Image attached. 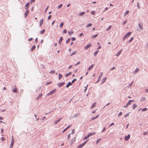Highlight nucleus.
I'll return each instance as SVG.
<instances>
[{
    "instance_id": "obj_35",
    "label": "nucleus",
    "mask_w": 148,
    "mask_h": 148,
    "mask_svg": "<svg viewBox=\"0 0 148 148\" xmlns=\"http://www.w3.org/2000/svg\"><path fill=\"white\" fill-rule=\"evenodd\" d=\"M84 146V145H83V144H80V145H78L77 148H81Z\"/></svg>"
},
{
    "instance_id": "obj_7",
    "label": "nucleus",
    "mask_w": 148,
    "mask_h": 148,
    "mask_svg": "<svg viewBox=\"0 0 148 148\" xmlns=\"http://www.w3.org/2000/svg\"><path fill=\"white\" fill-rule=\"evenodd\" d=\"M139 71V69L138 68H136L135 70L133 72V75L136 74Z\"/></svg>"
},
{
    "instance_id": "obj_17",
    "label": "nucleus",
    "mask_w": 148,
    "mask_h": 148,
    "mask_svg": "<svg viewBox=\"0 0 148 148\" xmlns=\"http://www.w3.org/2000/svg\"><path fill=\"white\" fill-rule=\"evenodd\" d=\"M71 126V125H69L67 127H66L65 129L62 132H65L66 131L67 129L69 128Z\"/></svg>"
},
{
    "instance_id": "obj_55",
    "label": "nucleus",
    "mask_w": 148,
    "mask_h": 148,
    "mask_svg": "<svg viewBox=\"0 0 148 148\" xmlns=\"http://www.w3.org/2000/svg\"><path fill=\"white\" fill-rule=\"evenodd\" d=\"M129 115V113H127V114H125V115H124V116L125 117H126L128 116Z\"/></svg>"
},
{
    "instance_id": "obj_13",
    "label": "nucleus",
    "mask_w": 148,
    "mask_h": 148,
    "mask_svg": "<svg viewBox=\"0 0 148 148\" xmlns=\"http://www.w3.org/2000/svg\"><path fill=\"white\" fill-rule=\"evenodd\" d=\"M29 3H27L25 5V9H26L27 10H28L29 7Z\"/></svg>"
},
{
    "instance_id": "obj_12",
    "label": "nucleus",
    "mask_w": 148,
    "mask_h": 148,
    "mask_svg": "<svg viewBox=\"0 0 148 148\" xmlns=\"http://www.w3.org/2000/svg\"><path fill=\"white\" fill-rule=\"evenodd\" d=\"M130 137V134L128 135L127 136H125V140H128Z\"/></svg>"
},
{
    "instance_id": "obj_54",
    "label": "nucleus",
    "mask_w": 148,
    "mask_h": 148,
    "mask_svg": "<svg viewBox=\"0 0 148 148\" xmlns=\"http://www.w3.org/2000/svg\"><path fill=\"white\" fill-rule=\"evenodd\" d=\"M88 140H87L85 141L82 144L84 145L87 143L88 141Z\"/></svg>"
},
{
    "instance_id": "obj_8",
    "label": "nucleus",
    "mask_w": 148,
    "mask_h": 148,
    "mask_svg": "<svg viewBox=\"0 0 148 148\" xmlns=\"http://www.w3.org/2000/svg\"><path fill=\"white\" fill-rule=\"evenodd\" d=\"M91 46V44H89L87 45L86 46L84 47V49L85 50H87L88 48L90 47Z\"/></svg>"
},
{
    "instance_id": "obj_39",
    "label": "nucleus",
    "mask_w": 148,
    "mask_h": 148,
    "mask_svg": "<svg viewBox=\"0 0 148 148\" xmlns=\"http://www.w3.org/2000/svg\"><path fill=\"white\" fill-rule=\"evenodd\" d=\"M111 28V25H110L109 26V27L106 29V31H109L110 29Z\"/></svg>"
},
{
    "instance_id": "obj_59",
    "label": "nucleus",
    "mask_w": 148,
    "mask_h": 148,
    "mask_svg": "<svg viewBox=\"0 0 148 148\" xmlns=\"http://www.w3.org/2000/svg\"><path fill=\"white\" fill-rule=\"evenodd\" d=\"M46 118V116H45L42 118L40 119L41 120H44Z\"/></svg>"
},
{
    "instance_id": "obj_11",
    "label": "nucleus",
    "mask_w": 148,
    "mask_h": 148,
    "mask_svg": "<svg viewBox=\"0 0 148 148\" xmlns=\"http://www.w3.org/2000/svg\"><path fill=\"white\" fill-rule=\"evenodd\" d=\"M42 93H41L36 98V100H38L40 98L42 97Z\"/></svg>"
},
{
    "instance_id": "obj_60",
    "label": "nucleus",
    "mask_w": 148,
    "mask_h": 148,
    "mask_svg": "<svg viewBox=\"0 0 148 148\" xmlns=\"http://www.w3.org/2000/svg\"><path fill=\"white\" fill-rule=\"evenodd\" d=\"M122 114V113L121 112H120L119 114L118 117L120 116Z\"/></svg>"
},
{
    "instance_id": "obj_43",
    "label": "nucleus",
    "mask_w": 148,
    "mask_h": 148,
    "mask_svg": "<svg viewBox=\"0 0 148 148\" xmlns=\"http://www.w3.org/2000/svg\"><path fill=\"white\" fill-rule=\"evenodd\" d=\"M77 81V79L76 78H75L72 81L71 83H72V84H73L74 83V82L75 81Z\"/></svg>"
},
{
    "instance_id": "obj_40",
    "label": "nucleus",
    "mask_w": 148,
    "mask_h": 148,
    "mask_svg": "<svg viewBox=\"0 0 148 148\" xmlns=\"http://www.w3.org/2000/svg\"><path fill=\"white\" fill-rule=\"evenodd\" d=\"M98 52H99L98 51H97L94 53V56H95L97 55V53H98Z\"/></svg>"
},
{
    "instance_id": "obj_19",
    "label": "nucleus",
    "mask_w": 148,
    "mask_h": 148,
    "mask_svg": "<svg viewBox=\"0 0 148 148\" xmlns=\"http://www.w3.org/2000/svg\"><path fill=\"white\" fill-rule=\"evenodd\" d=\"M43 18L41 19L40 21V25L41 26L43 24Z\"/></svg>"
},
{
    "instance_id": "obj_61",
    "label": "nucleus",
    "mask_w": 148,
    "mask_h": 148,
    "mask_svg": "<svg viewBox=\"0 0 148 148\" xmlns=\"http://www.w3.org/2000/svg\"><path fill=\"white\" fill-rule=\"evenodd\" d=\"M76 39V38L74 37H72L71 38V40L72 41H73L75 40Z\"/></svg>"
},
{
    "instance_id": "obj_18",
    "label": "nucleus",
    "mask_w": 148,
    "mask_h": 148,
    "mask_svg": "<svg viewBox=\"0 0 148 148\" xmlns=\"http://www.w3.org/2000/svg\"><path fill=\"white\" fill-rule=\"evenodd\" d=\"M95 134V132H93V133L90 132V133H89L88 134V135L90 137L91 136H93V135H94Z\"/></svg>"
},
{
    "instance_id": "obj_48",
    "label": "nucleus",
    "mask_w": 148,
    "mask_h": 148,
    "mask_svg": "<svg viewBox=\"0 0 148 148\" xmlns=\"http://www.w3.org/2000/svg\"><path fill=\"white\" fill-rule=\"evenodd\" d=\"M98 35V34H96L95 35H94L93 36L92 38H96Z\"/></svg>"
},
{
    "instance_id": "obj_1",
    "label": "nucleus",
    "mask_w": 148,
    "mask_h": 148,
    "mask_svg": "<svg viewBox=\"0 0 148 148\" xmlns=\"http://www.w3.org/2000/svg\"><path fill=\"white\" fill-rule=\"evenodd\" d=\"M14 139L13 136H12L11 138V142L10 144V146L9 148H12L13 145L14 144Z\"/></svg>"
},
{
    "instance_id": "obj_30",
    "label": "nucleus",
    "mask_w": 148,
    "mask_h": 148,
    "mask_svg": "<svg viewBox=\"0 0 148 148\" xmlns=\"http://www.w3.org/2000/svg\"><path fill=\"white\" fill-rule=\"evenodd\" d=\"M129 10L126 11L124 14V16H126L129 13Z\"/></svg>"
},
{
    "instance_id": "obj_23",
    "label": "nucleus",
    "mask_w": 148,
    "mask_h": 148,
    "mask_svg": "<svg viewBox=\"0 0 148 148\" xmlns=\"http://www.w3.org/2000/svg\"><path fill=\"white\" fill-rule=\"evenodd\" d=\"M29 13V11L28 10H27V11H26L25 12V17L26 18L27 15Z\"/></svg>"
},
{
    "instance_id": "obj_36",
    "label": "nucleus",
    "mask_w": 148,
    "mask_h": 148,
    "mask_svg": "<svg viewBox=\"0 0 148 148\" xmlns=\"http://www.w3.org/2000/svg\"><path fill=\"white\" fill-rule=\"evenodd\" d=\"M76 53L77 51H74L71 54L70 56H72L74 55Z\"/></svg>"
},
{
    "instance_id": "obj_50",
    "label": "nucleus",
    "mask_w": 148,
    "mask_h": 148,
    "mask_svg": "<svg viewBox=\"0 0 148 148\" xmlns=\"http://www.w3.org/2000/svg\"><path fill=\"white\" fill-rule=\"evenodd\" d=\"M45 32V30L44 29H43L42 30L40 31V33L41 34H43Z\"/></svg>"
},
{
    "instance_id": "obj_53",
    "label": "nucleus",
    "mask_w": 148,
    "mask_h": 148,
    "mask_svg": "<svg viewBox=\"0 0 148 148\" xmlns=\"http://www.w3.org/2000/svg\"><path fill=\"white\" fill-rule=\"evenodd\" d=\"M70 40V39L69 38L66 41V43L68 44Z\"/></svg>"
},
{
    "instance_id": "obj_5",
    "label": "nucleus",
    "mask_w": 148,
    "mask_h": 148,
    "mask_svg": "<svg viewBox=\"0 0 148 148\" xmlns=\"http://www.w3.org/2000/svg\"><path fill=\"white\" fill-rule=\"evenodd\" d=\"M138 25L139 26V27L140 29L141 30H143V25L142 23H138Z\"/></svg>"
},
{
    "instance_id": "obj_45",
    "label": "nucleus",
    "mask_w": 148,
    "mask_h": 148,
    "mask_svg": "<svg viewBox=\"0 0 148 148\" xmlns=\"http://www.w3.org/2000/svg\"><path fill=\"white\" fill-rule=\"evenodd\" d=\"M55 71L54 70H51L49 72V73L51 74H53L55 73Z\"/></svg>"
},
{
    "instance_id": "obj_49",
    "label": "nucleus",
    "mask_w": 148,
    "mask_h": 148,
    "mask_svg": "<svg viewBox=\"0 0 148 148\" xmlns=\"http://www.w3.org/2000/svg\"><path fill=\"white\" fill-rule=\"evenodd\" d=\"M127 22V20H126L125 21H124L123 22L122 24L123 25H124Z\"/></svg>"
},
{
    "instance_id": "obj_20",
    "label": "nucleus",
    "mask_w": 148,
    "mask_h": 148,
    "mask_svg": "<svg viewBox=\"0 0 148 148\" xmlns=\"http://www.w3.org/2000/svg\"><path fill=\"white\" fill-rule=\"evenodd\" d=\"M96 105V102L94 103L91 106V108L92 109L95 107Z\"/></svg>"
},
{
    "instance_id": "obj_34",
    "label": "nucleus",
    "mask_w": 148,
    "mask_h": 148,
    "mask_svg": "<svg viewBox=\"0 0 148 148\" xmlns=\"http://www.w3.org/2000/svg\"><path fill=\"white\" fill-rule=\"evenodd\" d=\"M73 31H72L70 32H69V31L68 32V33L69 34V35L71 36V34H73Z\"/></svg>"
},
{
    "instance_id": "obj_22",
    "label": "nucleus",
    "mask_w": 148,
    "mask_h": 148,
    "mask_svg": "<svg viewBox=\"0 0 148 148\" xmlns=\"http://www.w3.org/2000/svg\"><path fill=\"white\" fill-rule=\"evenodd\" d=\"M94 65L92 64L90 65L87 71H89L90 69H92Z\"/></svg>"
},
{
    "instance_id": "obj_29",
    "label": "nucleus",
    "mask_w": 148,
    "mask_h": 148,
    "mask_svg": "<svg viewBox=\"0 0 148 148\" xmlns=\"http://www.w3.org/2000/svg\"><path fill=\"white\" fill-rule=\"evenodd\" d=\"M71 73H72L71 72H70L66 74L65 75V77H68V76L71 75Z\"/></svg>"
},
{
    "instance_id": "obj_51",
    "label": "nucleus",
    "mask_w": 148,
    "mask_h": 148,
    "mask_svg": "<svg viewBox=\"0 0 148 148\" xmlns=\"http://www.w3.org/2000/svg\"><path fill=\"white\" fill-rule=\"evenodd\" d=\"M62 4H60V5L58 7V9H59L60 8H61L62 7Z\"/></svg>"
},
{
    "instance_id": "obj_44",
    "label": "nucleus",
    "mask_w": 148,
    "mask_h": 148,
    "mask_svg": "<svg viewBox=\"0 0 148 148\" xmlns=\"http://www.w3.org/2000/svg\"><path fill=\"white\" fill-rule=\"evenodd\" d=\"M137 8H138V9H140V5H139V2H138L137 3Z\"/></svg>"
},
{
    "instance_id": "obj_24",
    "label": "nucleus",
    "mask_w": 148,
    "mask_h": 148,
    "mask_svg": "<svg viewBox=\"0 0 148 148\" xmlns=\"http://www.w3.org/2000/svg\"><path fill=\"white\" fill-rule=\"evenodd\" d=\"M133 101H134L132 100H129L128 103L126 104L128 106L129 105H130L131 104V103Z\"/></svg>"
},
{
    "instance_id": "obj_33",
    "label": "nucleus",
    "mask_w": 148,
    "mask_h": 148,
    "mask_svg": "<svg viewBox=\"0 0 148 148\" xmlns=\"http://www.w3.org/2000/svg\"><path fill=\"white\" fill-rule=\"evenodd\" d=\"M92 24L91 23H89L86 25V28L89 27H91L92 26Z\"/></svg>"
},
{
    "instance_id": "obj_62",
    "label": "nucleus",
    "mask_w": 148,
    "mask_h": 148,
    "mask_svg": "<svg viewBox=\"0 0 148 148\" xmlns=\"http://www.w3.org/2000/svg\"><path fill=\"white\" fill-rule=\"evenodd\" d=\"M106 129V128L105 127H104L103 128V130L101 131V132H104L105 130Z\"/></svg>"
},
{
    "instance_id": "obj_2",
    "label": "nucleus",
    "mask_w": 148,
    "mask_h": 148,
    "mask_svg": "<svg viewBox=\"0 0 148 148\" xmlns=\"http://www.w3.org/2000/svg\"><path fill=\"white\" fill-rule=\"evenodd\" d=\"M131 34V32H129L127 33L126 34H125L124 36L123 39L124 40L128 37Z\"/></svg>"
},
{
    "instance_id": "obj_3",
    "label": "nucleus",
    "mask_w": 148,
    "mask_h": 148,
    "mask_svg": "<svg viewBox=\"0 0 148 148\" xmlns=\"http://www.w3.org/2000/svg\"><path fill=\"white\" fill-rule=\"evenodd\" d=\"M103 73L102 72H101V73H100V74L99 76L98 79L97 81V82L95 83H97L99 82V81L100 80V79L101 78V77L103 76Z\"/></svg>"
},
{
    "instance_id": "obj_6",
    "label": "nucleus",
    "mask_w": 148,
    "mask_h": 148,
    "mask_svg": "<svg viewBox=\"0 0 148 148\" xmlns=\"http://www.w3.org/2000/svg\"><path fill=\"white\" fill-rule=\"evenodd\" d=\"M12 91L13 92L15 93H17V88L16 87V86L15 85L13 87L12 89Z\"/></svg>"
},
{
    "instance_id": "obj_16",
    "label": "nucleus",
    "mask_w": 148,
    "mask_h": 148,
    "mask_svg": "<svg viewBox=\"0 0 148 148\" xmlns=\"http://www.w3.org/2000/svg\"><path fill=\"white\" fill-rule=\"evenodd\" d=\"M72 84L71 82H69L68 83V84L66 85V88H68L70 86L72 85Z\"/></svg>"
},
{
    "instance_id": "obj_15",
    "label": "nucleus",
    "mask_w": 148,
    "mask_h": 148,
    "mask_svg": "<svg viewBox=\"0 0 148 148\" xmlns=\"http://www.w3.org/2000/svg\"><path fill=\"white\" fill-rule=\"evenodd\" d=\"M106 79H107V78L106 77H104L103 78V79L101 81V83H102V84H103V83H104L106 81Z\"/></svg>"
},
{
    "instance_id": "obj_9",
    "label": "nucleus",
    "mask_w": 148,
    "mask_h": 148,
    "mask_svg": "<svg viewBox=\"0 0 148 148\" xmlns=\"http://www.w3.org/2000/svg\"><path fill=\"white\" fill-rule=\"evenodd\" d=\"M62 119V118H61L59 119H58V120H57L56 121H55L54 122V124L55 125H56L57 123H58L60 122V120Z\"/></svg>"
},
{
    "instance_id": "obj_63",
    "label": "nucleus",
    "mask_w": 148,
    "mask_h": 148,
    "mask_svg": "<svg viewBox=\"0 0 148 148\" xmlns=\"http://www.w3.org/2000/svg\"><path fill=\"white\" fill-rule=\"evenodd\" d=\"M95 11H92L91 12V14L92 15H94L95 14Z\"/></svg>"
},
{
    "instance_id": "obj_25",
    "label": "nucleus",
    "mask_w": 148,
    "mask_h": 148,
    "mask_svg": "<svg viewBox=\"0 0 148 148\" xmlns=\"http://www.w3.org/2000/svg\"><path fill=\"white\" fill-rule=\"evenodd\" d=\"M137 107V105L136 104H134L132 106V108L133 109H135V108Z\"/></svg>"
},
{
    "instance_id": "obj_31",
    "label": "nucleus",
    "mask_w": 148,
    "mask_h": 148,
    "mask_svg": "<svg viewBox=\"0 0 148 148\" xmlns=\"http://www.w3.org/2000/svg\"><path fill=\"white\" fill-rule=\"evenodd\" d=\"M36 48V46L35 45H33L31 49V50L32 51H33Z\"/></svg>"
},
{
    "instance_id": "obj_42",
    "label": "nucleus",
    "mask_w": 148,
    "mask_h": 148,
    "mask_svg": "<svg viewBox=\"0 0 148 148\" xmlns=\"http://www.w3.org/2000/svg\"><path fill=\"white\" fill-rule=\"evenodd\" d=\"M101 140V138H99L96 141V144L98 143Z\"/></svg>"
},
{
    "instance_id": "obj_10",
    "label": "nucleus",
    "mask_w": 148,
    "mask_h": 148,
    "mask_svg": "<svg viewBox=\"0 0 148 148\" xmlns=\"http://www.w3.org/2000/svg\"><path fill=\"white\" fill-rule=\"evenodd\" d=\"M64 84V82L58 83V85L59 86V87H60L63 85Z\"/></svg>"
},
{
    "instance_id": "obj_46",
    "label": "nucleus",
    "mask_w": 148,
    "mask_h": 148,
    "mask_svg": "<svg viewBox=\"0 0 148 148\" xmlns=\"http://www.w3.org/2000/svg\"><path fill=\"white\" fill-rule=\"evenodd\" d=\"M64 25V23L63 22H62L60 24V28H61Z\"/></svg>"
},
{
    "instance_id": "obj_41",
    "label": "nucleus",
    "mask_w": 148,
    "mask_h": 148,
    "mask_svg": "<svg viewBox=\"0 0 148 148\" xmlns=\"http://www.w3.org/2000/svg\"><path fill=\"white\" fill-rule=\"evenodd\" d=\"M89 137V136H88V135L86 136L84 138V140H85L87 139Z\"/></svg>"
},
{
    "instance_id": "obj_21",
    "label": "nucleus",
    "mask_w": 148,
    "mask_h": 148,
    "mask_svg": "<svg viewBox=\"0 0 148 148\" xmlns=\"http://www.w3.org/2000/svg\"><path fill=\"white\" fill-rule=\"evenodd\" d=\"M122 51V50H120L116 54V56H119L120 55V54L121 53Z\"/></svg>"
},
{
    "instance_id": "obj_57",
    "label": "nucleus",
    "mask_w": 148,
    "mask_h": 148,
    "mask_svg": "<svg viewBox=\"0 0 148 148\" xmlns=\"http://www.w3.org/2000/svg\"><path fill=\"white\" fill-rule=\"evenodd\" d=\"M75 133V130L74 129H73L72 130V132H71V134H73Z\"/></svg>"
},
{
    "instance_id": "obj_28",
    "label": "nucleus",
    "mask_w": 148,
    "mask_h": 148,
    "mask_svg": "<svg viewBox=\"0 0 148 148\" xmlns=\"http://www.w3.org/2000/svg\"><path fill=\"white\" fill-rule=\"evenodd\" d=\"M133 83V82H132V83H130V84H128L127 86V87L128 88H130L132 86Z\"/></svg>"
},
{
    "instance_id": "obj_4",
    "label": "nucleus",
    "mask_w": 148,
    "mask_h": 148,
    "mask_svg": "<svg viewBox=\"0 0 148 148\" xmlns=\"http://www.w3.org/2000/svg\"><path fill=\"white\" fill-rule=\"evenodd\" d=\"M56 91V89H55L54 90H52V91H51L50 92H49L48 94V95H51L53 94Z\"/></svg>"
},
{
    "instance_id": "obj_58",
    "label": "nucleus",
    "mask_w": 148,
    "mask_h": 148,
    "mask_svg": "<svg viewBox=\"0 0 148 148\" xmlns=\"http://www.w3.org/2000/svg\"><path fill=\"white\" fill-rule=\"evenodd\" d=\"M133 38H134V37H132L131 38V39H130V40H129V42H131L132 41V40H133Z\"/></svg>"
},
{
    "instance_id": "obj_64",
    "label": "nucleus",
    "mask_w": 148,
    "mask_h": 148,
    "mask_svg": "<svg viewBox=\"0 0 148 148\" xmlns=\"http://www.w3.org/2000/svg\"><path fill=\"white\" fill-rule=\"evenodd\" d=\"M51 15H50L49 16L48 18V20H49L51 18Z\"/></svg>"
},
{
    "instance_id": "obj_56",
    "label": "nucleus",
    "mask_w": 148,
    "mask_h": 148,
    "mask_svg": "<svg viewBox=\"0 0 148 148\" xmlns=\"http://www.w3.org/2000/svg\"><path fill=\"white\" fill-rule=\"evenodd\" d=\"M67 32V30L66 29H64L63 32V33L64 34H66Z\"/></svg>"
},
{
    "instance_id": "obj_32",
    "label": "nucleus",
    "mask_w": 148,
    "mask_h": 148,
    "mask_svg": "<svg viewBox=\"0 0 148 148\" xmlns=\"http://www.w3.org/2000/svg\"><path fill=\"white\" fill-rule=\"evenodd\" d=\"M85 13V12H82L79 14L78 15L79 16H83Z\"/></svg>"
},
{
    "instance_id": "obj_27",
    "label": "nucleus",
    "mask_w": 148,
    "mask_h": 148,
    "mask_svg": "<svg viewBox=\"0 0 148 148\" xmlns=\"http://www.w3.org/2000/svg\"><path fill=\"white\" fill-rule=\"evenodd\" d=\"M76 139V138L75 137H73V139H72L71 141V144H73L74 141Z\"/></svg>"
},
{
    "instance_id": "obj_14",
    "label": "nucleus",
    "mask_w": 148,
    "mask_h": 148,
    "mask_svg": "<svg viewBox=\"0 0 148 148\" xmlns=\"http://www.w3.org/2000/svg\"><path fill=\"white\" fill-rule=\"evenodd\" d=\"M63 40V37L61 36L59 40L58 44L59 45H60L62 42V41Z\"/></svg>"
},
{
    "instance_id": "obj_38",
    "label": "nucleus",
    "mask_w": 148,
    "mask_h": 148,
    "mask_svg": "<svg viewBox=\"0 0 148 148\" xmlns=\"http://www.w3.org/2000/svg\"><path fill=\"white\" fill-rule=\"evenodd\" d=\"M146 99V97H141V101H144Z\"/></svg>"
},
{
    "instance_id": "obj_26",
    "label": "nucleus",
    "mask_w": 148,
    "mask_h": 148,
    "mask_svg": "<svg viewBox=\"0 0 148 148\" xmlns=\"http://www.w3.org/2000/svg\"><path fill=\"white\" fill-rule=\"evenodd\" d=\"M79 114L77 113L76 114H74L73 115V117L74 118H76V117H78V116H79Z\"/></svg>"
},
{
    "instance_id": "obj_47",
    "label": "nucleus",
    "mask_w": 148,
    "mask_h": 148,
    "mask_svg": "<svg viewBox=\"0 0 148 148\" xmlns=\"http://www.w3.org/2000/svg\"><path fill=\"white\" fill-rule=\"evenodd\" d=\"M147 109L146 108H143V109H142V112L143 111H147Z\"/></svg>"
},
{
    "instance_id": "obj_52",
    "label": "nucleus",
    "mask_w": 148,
    "mask_h": 148,
    "mask_svg": "<svg viewBox=\"0 0 148 148\" xmlns=\"http://www.w3.org/2000/svg\"><path fill=\"white\" fill-rule=\"evenodd\" d=\"M42 88L41 87H39L36 90V92H37L38 91H39L40 90H41Z\"/></svg>"
},
{
    "instance_id": "obj_37",
    "label": "nucleus",
    "mask_w": 148,
    "mask_h": 148,
    "mask_svg": "<svg viewBox=\"0 0 148 148\" xmlns=\"http://www.w3.org/2000/svg\"><path fill=\"white\" fill-rule=\"evenodd\" d=\"M62 75L60 73H59V77L58 79H60L61 78H62Z\"/></svg>"
}]
</instances>
